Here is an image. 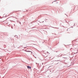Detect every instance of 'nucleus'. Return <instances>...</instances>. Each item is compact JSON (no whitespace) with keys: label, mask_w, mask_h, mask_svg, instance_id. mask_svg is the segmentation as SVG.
I'll list each match as a JSON object with an SVG mask.
<instances>
[{"label":"nucleus","mask_w":78,"mask_h":78,"mask_svg":"<svg viewBox=\"0 0 78 78\" xmlns=\"http://www.w3.org/2000/svg\"><path fill=\"white\" fill-rule=\"evenodd\" d=\"M27 68H28V69H30L31 68V66H27Z\"/></svg>","instance_id":"1"},{"label":"nucleus","mask_w":78,"mask_h":78,"mask_svg":"<svg viewBox=\"0 0 78 78\" xmlns=\"http://www.w3.org/2000/svg\"><path fill=\"white\" fill-rule=\"evenodd\" d=\"M8 23V22H7V23Z\"/></svg>","instance_id":"2"}]
</instances>
